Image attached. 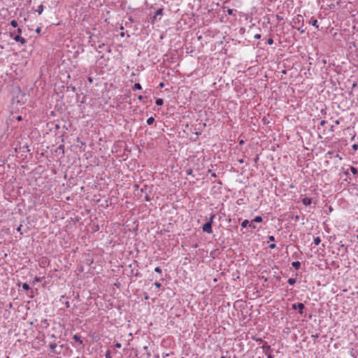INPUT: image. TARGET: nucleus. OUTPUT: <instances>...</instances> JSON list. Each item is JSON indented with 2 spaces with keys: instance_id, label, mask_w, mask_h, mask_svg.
<instances>
[{
  "instance_id": "nucleus-2",
  "label": "nucleus",
  "mask_w": 358,
  "mask_h": 358,
  "mask_svg": "<svg viewBox=\"0 0 358 358\" xmlns=\"http://www.w3.org/2000/svg\"><path fill=\"white\" fill-rule=\"evenodd\" d=\"M10 36L12 37L16 42H19L21 44H24L27 41L24 38L20 36V35L14 36L13 32H10Z\"/></svg>"
},
{
  "instance_id": "nucleus-20",
  "label": "nucleus",
  "mask_w": 358,
  "mask_h": 358,
  "mask_svg": "<svg viewBox=\"0 0 358 358\" xmlns=\"http://www.w3.org/2000/svg\"><path fill=\"white\" fill-rule=\"evenodd\" d=\"M350 171L352 173V174L356 175L358 173L357 169L354 166H350Z\"/></svg>"
},
{
  "instance_id": "nucleus-13",
  "label": "nucleus",
  "mask_w": 358,
  "mask_h": 358,
  "mask_svg": "<svg viewBox=\"0 0 358 358\" xmlns=\"http://www.w3.org/2000/svg\"><path fill=\"white\" fill-rule=\"evenodd\" d=\"M249 224L250 222L248 220H245L242 222L241 227L243 228L247 227L248 226L249 227Z\"/></svg>"
},
{
  "instance_id": "nucleus-21",
  "label": "nucleus",
  "mask_w": 358,
  "mask_h": 358,
  "mask_svg": "<svg viewBox=\"0 0 358 358\" xmlns=\"http://www.w3.org/2000/svg\"><path fill=\"white\" fill-rule=\"evenodd\" d=\"M215 217V214H211L210 216V218H209V220L208 221V222H210V224H213V220Z\"/></svg>"
},
{
  "instance_id": "nucleus-41",
  "label": "nucleus",
  "mask_w": 358,
  "mask_h": 358,
  "mask_svg": "<svg viewBox=\"0 0 358 358\" xmlns=\"http://www.w3.org/2000/svg\"><path fill=\"white\" fill-rule=\"evenodd\" d=\"M297 29H298L299 31H300V32H301V33H304V32H305V30L302 29V28H299H299H297Z\"/></svg>"
},
{
  "instance_id": "nucleus-58",
  "label": "nucleus",
  "mask_w": 358,
  "mask_h": 358,
  "mask_svg": "<svg viewBox=\"0 0 358 358\" xmlns=\"http://www.w3.org/2000/svg\"><path fill=\"white\" fill-rule=\"evenodd\" d=\"M221 358H226V357H224V356H222V357H221Z\"/></svg>"
},
{
  "instance_id": "nucleus-25",
  "label": "nucleus",
  "mask_w": 358,
  "mask_h": 358,
  "mask_svg": "<svg viewBox=\"0 0 358 358\" xmlns=\"http://www.w3.org/2000/svg\"><path fill=\"white\" fill-rule=\"evenodd\" d=\"M249 227L253 229H256V226L254 224V222L252 220L250 222Z\"/></svg>"
},
{
  "instance_id": "nucleus-47",
  "label": "nucleus",
  "mask_w": 358,
  "mask_h": 358,
  "mask_svg": "<svg viewBox=\"0 0 358 358\" xmlns=\"http://www.w3.org/2000/svg\"><path fill=\"white\" fill-rule=\"evenodd\" d=\"M88 80H89L90 83H92V81H93V80H92V78L91 77L88 78Z\"/></svg>"
},
{
  "instance_id": "nucleus-27",
  "label": "nucleus",
  "mask_w": 358,
  "mask_h": 358,
  "mask_svg": "<svg viewBox=\"0 0 358 358\" xmlns=\"http://www.w3.org/2000/svg\"><path fill=\"white\" fill-rule=\"evenodd\" d=\"M208 173H210L211 174L212 177H213V178H216L217 177L216 173L215 172H213L211 170H209Z\"/></svg>"
},
{
  "instance_id": "nucleus-37",
  "label": "nucleus",
  "mask_w": 358,
  "mask_h": 358,
  "mask_svg": "<svg viewBox=\"0 0 358 358\" xmlns=\"http://www.w3.org/2000/svg\"><path fill=\"white\" fill-rule=\"evenodd\" d=\"M17 35H20L22 33V29L21 28H18L17 30Z\"/></svg>"
},
{
  "instance_id": "nucleus-16",
  "label": "nucleus",
  "mask_w": 358,
  "mask_h": 358,
  "mask_svg": "<svg viewBox=\"0 0 358 358\" xmlns=\"http://www.w3.org/2000/svg\"><path fill=\"white\" fill-rule=\"evenodd\" d=\"M252 222H262V217L261 216H257L255 217V219L252 220Z\"/></svg>"
},
{
  "instance_id": "nucleus-45",
  "label": "nucleus",
  "mask_w": 358,
  "mask_h": 358,
  "mask_svg": "<svg viewBox=\"0 0 358 358\" xmlns=\"http://www.w3.org/2000/svg\"><path fill=\"white\" fill-rule=\"evenodd\" d=\"M143 99V96L142 95H139L138 96V99H139V100H142Z\"/></svg>"
},
{
  "instance_id": "nucleus-61",
  "label": "nucleus",
  "mask_w": 358,
  "mask_h": 358,
  "mask_svg": "<svg viewBox=\"0 0 358 358\" xmlns=\"http://www.w3.org/2000/svg\"><path fill=\"white\" fill-rule=\"evenodd\" d=\"M181 358H185V357H181Z\"/></svg>"
},
{
  "instance_id": "nucleus-4",
  "label": "nucleus",
  "mask_w": 358,
  "mask_h": 358,
  "mask_svg": "<svg viewBox=\"0 0 358 358\" xmlns=\"http://www.w3.org/2000/svg\"><path fill=\"white\" fill-rule=\"evenodd\" d=\"M202 229L204 232L208 234H211L213 232L212 230V224L210 222H206L203 225Z\"/></svg>"
},
{
  "instance_id": "nucleus-43",
  "label": "nucleus",
  "mask_w": 358,
  "mask_h": 358,
  "mask_svg": "<svg viewBox=\"0 0 358 358\" xmlns=\"http://www.w3.org/2000/svg\"><path fill=\"white\" fill-rule=\"evenodd\" d=\"M255 340H256V341L259 342V343L263 342V340L262 338H257Z\"/></svg>"
},
{
  "instance_id": "nucleus-6",
  "label": "nucleus",
  "mask_w": 358,
  "mask_h": 358,
  "mask_svg": "<svg viewBox=\"0 0 358 358\" xmlns=\"http://www.w3.org/2000/svg\"><path fill=\"white\" fill-rule=\"evenodd\" d=\"M49 347H50L51 352L55 353V354H60L61 352L57 351V343H50L49 345Z\"/></svg>"
},
{
  "instance_id": "nucleus-54",
  "label": "nucleus",
  "mask_w": 358,
  "mask_h": 358,
  "mask_svg": "<svg viewBox=\"0 0 358 358\" xmlns=\"http://www.w3.org/2000/svg\"><path fill=\"white\" fill-rule=\"evenodd\" d=\"M345 174L346 176H348L349 173H348V171H345Z\"/></svg>"
},
{
  "instance_id": "nucleus-42",
  "label": "nucleus",
  "mask_w": 358,
  "mask_h": 358,
  "mask_svg": "<svg viewBox=\"0 0 358 358\" xmlns=\"http://www.w3.org/2000/svg\"><path fill=\"white\" fill-rule=\"evenodd\" d=\"M58 149L62 150V151L64 152V145H59Z\"/></svg>"
},
{
  "instance_id": "nucleus-31",
  "label": "nucleus",
  "mask_w": 358,
  "mask_h": 358,
  "mask_svg": "<svg viewBox=\"0 0 358 358\" xmlns=\"http://www.w3.org/2000/svg\"><path fill=\"white\" fill-rule=\"evenodd\" d=\"M192 172H193V171L192 169H189L186 171V173L187 175H192Z\"/></svg>"
},
{
  "instance_id": "nucleus-40",
  "label": "nucleus",
  "mask_w": 358,
  "mask_h": 358,
  "mask_svg": "<svg viewBox=\"0 0 358 358\" xmlns=\"http://www.w3.org/2000/svg\"><path fill=\"white\" fill-rule=\"evenodd\" d=\"M104 46H105V44H104V43H102V44H101V45H99L98 48H99V49H101V48H103Z\"/></svg>"
},
{
  "instance_id": "nucleus-9",
  "label": "nucleus",
  "mask_w": 358,
  "mask_h": 358,
  "mask_svg": "<svg viewBox=\"0 0 358 358\" xmlns=\"http://www.w3.org/2000/svg\"><path fill=\"white\" fill-rule=\"evenodd\" d=\"M73 339L76 341V342H78L80 344H83V341L81 340V338L79 335L78 334H76L73 336Z\"/></svg>"
},
{
  "instance_id": "nucleus-33",
  "label": "nucleus",
  "mask_w": 358,
  "mask_h": 358,
  "mask_svg": "<svg viewBox=\"0 0 358 358\" xmlns=\"http://www.w3.org/2000/svg\"><path fill=\"white\" fill-rule=\"evenodd\" d=\"M269 248L271 249H274V248H276V245L275 243H271V244L269 245Z\"/></svg>"
},
{
  "instance_id": "nucleus-34",
  "label": "nucleus",
  "mask_w": 358,
  "mask_h": 358,
  "mask_svg": "<svg viewBox=\"0 0 358 358\" xmlns=\"http://www.w3.org/2000/svg\"><path fill=\"white\" fill-rule=\"evenodd\" d=\"M227 13H228V15H232V14H233V10H232V9L229 8V9L227 10Z\"/></svg>"
},
{
  "instance_id": "nucleus-28",
  "label": "nucleus",
  "mask_w": 358,
  "mask_h": 358,
  "mask_svg": "<svg viewBox=\"0 0 358 358\" xmlns=\"http://www.w3.org/2000/svg\"><path fill=\"white\" fill-rule=\"evenodd\" d=\"M105 357H106V358H111L110 350H108L106 352Z\"/></svg>"
},
{
  "instance_id": "nucleus-5",
  "label": "nucleus",
  "mask_w": 358,
  "mask_h": 358,
  "mask_svg": "<svg viewBox=\"0 0 358 358\" xmlns=\"http://www.w3.org/2000/svg\"><path fill=\"white\" fill-rule=\"evenodd\" d=\"M303 17L302 15H296L294 19H293V23L294 24H300L301 23L303 24Z\"/></svg>"
},
{
  "instance_id": "nucleus-48",
  "label": "nucleus",
  "mask_w": 358,
  "mask_h": 358,
  "mask_svg": "<svg viewBox=\"0 0 358 358\" xmlns=\"http://www.w3.org/2000/svg\"><path fill=\"white\" fill-rule=\"evenodd\" d=\"M164 86V83H161L159 84V87H163Z\"/></svg>"
},
{
  "instance_id": "nucleus-46",
  "label": "nucleus",
  "mask_w": 358,
  "mask_h": 358,
  "mask_svg": "<svg viewBox=\"0 0 358 358\" xmlns=\"http://www.w3.org/2000/svg\"><path fill=\"white\" fill-rule=\"evenodd\" d=\"M324 124H325V121L324 120L321 121L320 125L323 126V125H324Z\"/></svg>"
},
{
  "instance_id": "nucleus-52",
  "label": "nucleus",
  "mask_w": 358,
  "mask_h": 358,
  "mask_svg": "<svg viewBox=\"0 0 358 358\" xmlns=\"http://www.w3.org/2000/svg\"><path fill=\"white\" fill-rule=\"evenodd\" d=\"M120 36H121L122 37H123V36H124V34L122 32V33H121V34H120Z\"/></svg>"
},
{
  "instance_id": "nucleus-57",
  "label": "nucleus",
  "mask_w": 358,
  "mask_h": 358,
  "mask_svg": "<svg viewBox=\"0 0 358 358\" xmlns=\"http://www.w3.org/2000/svg\"><path fill=\"white\" fill-rule=\"evenodd\" d=\"M51 337L55 338V335H54V334H52V335L51 336Z\"/></svg>"
},
{
  "instance_id": "nucleus-49",
  "label": "nucleus",
  "mask_w": 358,
  "mask_h": 358,
  "mask_svg": "<svg viewBox=\"0 0 358 358\" xmlns=\"http://www.w3.org/2000/svg\"><path fill=\"white\" fill-rule=\"evenodd\" d=\"M267 358H273V357L271 354H269L268 355Z\"/></svg>"
},
{
  "instance_id": "nucleus-24",
  "label": "nucleus",
  "mask_w": 358,
  "mask_h": 358,
  "mask_svg": "<svg viewBox=\"0 0 358 358\" xmlns=\"http://www.w3.org/2000/svg\"><path fill=\"white\" fill-rule=\"evenodd\" d=\"M331 265L332 266H334V267H336V268H338V267H339V264H338V262H334V261H333V262H331Z\"/></svg>"
},
{
  "instance_id": "nucleus-19",
  "label": "nucleus",
  "mask_w": 358,
  "mask_h": 358,
  "mask_svg": "<svg viewBox=\"0 0 358 358\" xmlns=\"http://www.w3.org/2000/svg\"><path fill=\"white\" fill-rule=\"evenodd\" d=\"M155 122V118L153 117H150L147 120V124L151 125Z\"/></svg>"
},
{
  "instance_id": "nucleus-15",
  "label": "nucleus",
  "mask_w": 358,
  "mask_h": 358,
  "mask_svg": "<svg viewBox=\"0 0 358 358\" xmlns=\"http://www.w3.org/2000/svg\"><path fill=\"white\" fill-rule=\"evenodd\" d=\"M36 12H38V13L39 15L42 14L43 11V6L42 4H41L38 7V9L36 10Z\"/></svg>"
},
{
  "instance_id": "nucleus-17",
  "label": "nucleus",
  "mask_w": 358,
  "mask_h": 358,
  "mask_svg": "<svg viewBox=\"0 0 358 358\" xmlns=\"http://www.w3.org/2000/svg\"><path fill=\"white\" fill-rule=\"evenodd\" d=\"M296 278H289L288 280H287V282L290 285H293L296 283Z\"/></svg>"
},
{
  "instance_id": "nucleus-39",
  "label": "nucleus",
  "mask_w": 358,
  "mask_h": 358,
  "mask_svg": "<svg viewBox=\"0 0 358 358\" xmlns=\"http://www.w3.org/2000/svg\"><path fill=\"white\" fill-rule=\"evenodd\" d=\"M36 31L38 34L41 33V27H38V28L36 29Z\"/></svg>"
},
{
  "instance_id": "nucleus-35",
  "label": "nucleus",
  "mask_w": 358,
  "mask_h": 358,
  "mask_svg": "<svg viewBox=\"0 0 358 358\" xmlns=\"http://www.w3.org/2000/svg\"><path fill=\"white\" fill-rule=\"evenodd\" d=\"M352 147L353 150H356L358 148V144H354V145H352Z\"/></svg>"
},
{
  "instance_id": "nucleus-11",
  "label": "nucleus",
  "mask_w": 358,
  "mask_h": 358,
  "mask_svg": "<svg viewBox=\"0 0 358 358\" xmlns=\"http://www.w3.org/2000/svg\"><path fill=\"white\" fill-rule=\"evenodd\" d=\"M262 348L263 349V350L264 352L266 351H268V350H271V348L270 345H267V343H266L262 347Z\"/></svg>"
},
{
  "instance_id": "nucleus-29",
  "label": "nucleus",
  "mask_w": 358,
  "mask_h": 358,
  "mask_svg": "<svg viewBox=\"0 0 358 358\" xmlns=\"http://www.w3.org/2000/svg\"><path fill=\"white\" fill-rule=\"evenodd\" d=\"M155 271L157 272V273H162V269H161L160 267H156L155 268Z\"/></svg>"
},
{
  "instance_id": "nucleus-30",
  "label": "nucleus",
  "mask_w": 358,
  "mask_h": 358,
  "mask_svg": "<svg viewBox=\"0 0 358 358\" xmlns=\"http://www.w3.org/2000/svg\"><path fill=\"white\" fill-rule=\"evenodd\" d=\"M155 286L157 287V288H160L162 287V284L160 282H156L155 283Z\"/></svg>"
},
{
  "instance_id": "nucleus-12",
  "label": "nucleus",
  "mask_w": 358,
  "mask_h": 358,
  "mask_svg": "<svg viewBox=\"0 0 358 358\" xmlns=\"http://www.w3.org/2000/svg\"><path fill=\"white\" fill-rule=\"evenodd\" d=\"M156 105L162 106L164 103V100L161 98L157 99L155 101Z\"/></svg>"
},
{
  "instance_id": "nucleus-18",
  "label": "nucleus",
  "mask_w": 358,
  "mask_h": 358,
  "mask_svg": "<svg viewBox=\"0 0 358 358\" xmlns=\"http://www.w3.org/2000/svg\"><path fill=\"white\" fill-rule=\"evenodd\" d=\"M321 242V239L319 236H317L314 238V244L315 245H318Z\"/></svg>"
},
{
  "instance_id": "nucleus-3",
  "label": "nucleus",
  "mask_w": 358,
  "mask_h": 358,
  "mask_svg": "<svg viewBox=\"0 0 358 358\" xmlns=\"http://www.w3.org/2000/svg\"><path fill=\"white\" fill-rule=\"evenodd\" d=\"M305 306L304 304L302 303H294L292 305V308L293 310H299V313L302 315L303 314V310L304 309Z\"/></svg>"
},
{
  "instance_id": "nucleus-38",
  "label": "nucleus",
  "mask_w": 358,
  "mask_h": 358,
  "mask_svg": "<svg viewBox=\"0 0 358 358\" xmlns=\"http://www.w3.org/2000/svg\"><path fill=\"white\" fill-rule=\"evenodd\" d=\"M255 38H257V39H259L261 38V35L257 34L255 36Z\"/></svg>"
},
{
  "instance_id": "nucleus-7",
  "label": "nucleus",
  "mask_w": 358,
  "mask_h": 358,
  "mask_svg": "<svg viewBox=\"0 0 358 358\" xmlns=\"http://www.w3.org/2000/svg\"><path fill=\"white\" fill-rule=\"evenodd\" d=\"M302 203L303 205L305 206H309L312 203V200L310 198H308V197H304L303 199H302Z\"/></svg>"
},
{
  "instance_id": "nucleus-10",
  "label": "nucleus",
  "mask_w": 358,
  "mask_h": 358,
  "mask_svg": "<svg viewBox=\"0 0 358 358\" xmlns=\"http://www.w3.org/2000/svg\"><path fill=\"white\" fill-rule=\"evenodd\" d=\"M292 265L296 270L299 269L301 267V263L299 262H293Z\"/></svg>"
},
{
  "instance_id": "nucleus-36",
  "label": "nucleus",
  "mask_w": 358,
  "mask_h": 358,
  "mask_svg": "<svg viewBox=\"0 0 358 358\" xmlns=\"http://www.w3.org/2000/svg\"><path fill=\"white\" fill-rule=\"evenodd\" d=\"M115 347H116V348H120L122 347V345H121V343H117L115 344Z\"/></svg>"
},
{
  "instance_id": "nucleus-8",
  "label": "nucleus",
  "mask_w": 358,
  "mask_h": 358,
  "mask_svg": "<svg viewBox=\"0 0 358 358\" xmlns=\"http://www.w3.org/2000/svg\"><path fill=\"white\" fill-rule=\"evenodd\" d=\"M310 23L312 24L313 26H314L315 28L318 29L319 25L317 24V20L315 18L312 17L310 20Z\"/></svg>"
},
{
  "instance_id": "nucleus-22",
  "label": "nucleus",
  "mask_w": 358,
  "mask_h": 358,
  "mask_svg": "<svg viewBox=\"0 0 358 358\" xmlns=\"http://www.w3.org/2000/svg\"><path fill=\"white\" fill-rule=\"evenodd\" d=\"M10 25H11L12 27H17V25H18V23H17V22L15 20H11V22H10Z\"/></svg>"
},
{
  "instance_id": "nucleus-53",
  "label": "nucleus",
  "mask_w": 358,
  "mask_h": 358,
  "mask_svg": "<svg viewBox=\"0 0 358 358\" xmlns=\"http://www.w3.org/2000/svg\"><path fill=\"white\" fill-rule=\"evenodd\" d=\"M243 143H244V142H243V140H241V141H240V144H243Z\"/></svg>"
},
{
  "instance_id": "nucleus-23",
  "label": "nucleus",
  "mask_w": 358,
  "mask_h": 358,
  "mask_svg": "<svg viewBox=\"0 0 358 358\" xmlns=\"http://www.w3.org/2000/svg\"><path fill=\"white\" fill-rule=\"evenodd\" d=\"M22 289L24 290L28 291L30 289V287H29V285L27 283H24L22 285Z\"/></svg>"
},
{
  "instance_id": "nucleus-32",
  "label": "nucleus",
  "mask_w": 358,
  "mask_h": 358,
  "mask_svg": "<svg viewBox=\"0 0 358 358\" xmlns=\"http://www.w3.org/2000/svg\"><path fill=\"white\" fill-rule=\"evenodd\" d=\"M268 240H269L270 241H275V237H274L273 236H269L268 237Z\"/></svg>"
},
{
  "instance_id": "nucleus-55",
  "label": "nucleus",
  "mask_w": 358,
  "mask_h": 358,
  "mask_svg": "<svg viewBox=\"0 0 358 358\" xmlns=\"http://www.w3.org/2000/svg\"><path fill=\"white\" fill-rule=\"evenodd\" d=\"M239 162H240L241 163H243V159H241V160H240Z\"/></svg>"
},
{
  "instance_id": "nucleus-59",
  "label": "nucleus",
  "mask_w": 358,
  "mask_h": 358,
  "mask_svg": "<svg viewBox=\"0 0 358 358\" xmlns=\"http://www.w3.org/2000/svg\"><path fill=\"white\" fill-rule=\"evenodd\" d=\"M6 358H9L8 357H7Z\"/></svg>"
},
{
  "instance_id": "nucleus-60",
  "label": "nucleus",
  "mask_w": 358,
  "mask_h": 358,
  "mask_svg": "<svg viewBox=\"0 0 358 358\" xmlns=\"http://www.w3.org/2000/svg\"><path fill=\"white\" fill-rule=\"evenodd\" d=\"M76 358H79L78 357H77Z\"/></svg>"
},
{
  "instance_id": "nucleus-14",
  "label": "nucleus",
  "mask_w": 358,
  "mask_h": 358,
  "mask_svg": "<svg viewBox=\"0 0 358 358\" xmlns=\"http://www.w3.org/2000/svg\"><path fill=\"white\" fill-rule=\"evenodd\" d=\"M132 89L134 90H141L142 87L140 83H135L134 85L133 86Z\"/></svg>"
},
{
  "instance_id": "nucleus-44",
  "label": "nucleus",
  "mask_w": 358,
  "mask_h": 358,
  "mask_svg": "<svg viewBox=\"0 0 358 358\" xmlns=\"http://www.w3.org/2000/svg\"><path fill=\"white\" fill-rule=\"evenodd\" d=\"M21 228H22V225H20V226L17 227V231H20H20H21Z\"/></svg>"
},
{
  "instance_id": "nucleus-56",
  "label": "nucleus",
  "mask_w": 358,
  "mask_h": 358,
  "mask_svg": "<svg viewBox=\"0 0 358 358\" xmlns=\"http://www.w3.org/2000/svg\"><path fill=\"white\" fill-rule=\"evenodd\" d=\"M146 200H147V201H149V198H148V196H146Z\"/></svg>"
},
{
  "instance_id": "nucleus-1",
  "label": "nucleus",
  "mask_w": 358,
  "mask_h": 358,
  "mask_svg": "<svg viewBox=\"0 0 358 358\" xmlns=\"http://www.w3.org/2000/svg\"><path fill=\"white\" fill-rule=\"evenodd\" d=\"M163 11H164V8H159L155 13V15H153L152 17H151V23L152 24H154V22L155 21L157 20V17L159 16H162L163 15Z\"/></svg>"
},
{
  "instance_id": "nucleus-26",
  "label": "nucleus",
  "mask_w": 358,
  "mask_h": 358,
  "mask_svg": "<svg viewBox=\"0 0 358 358\" xmlns=\"http://www.w3.org/2000/svg\"><path fill=\"white\" fill-rule=\"evenodd\" d=\"M268 44L273 45V39L271 37L267 41Z\"/></svg>"
},
{
  "instance_id": "nucleus-51",
  "label": "nucleus",
  "mask_w": 358,
  "mask_h": 358,
  "mask_svg": "<svg viewBox=\"0 0 358 358\" xmlns=\"http://www.w3.org/2000/svg\"><path fill=\"white\" fill-rule=\"evenodd\" d=\"M17 119L18 120H22V117H21V116H18V117H17Z\"/></svg>"
},
{
  "instance_id": "nucleus-50",
  "label": "nucleus",
  "mask_w": 358,
  "mask_h": 358,
  "mask_svg": "<svg viewBox=\"0 0 358 358\" xmlns=\"http://www.w3.org/2000/svg\"><path fill=\"white\" fill-rule=\"evenodd\" d=\"M55 129H59V124H55Z\"/></svg>"
}]
</instances>
